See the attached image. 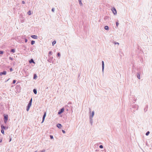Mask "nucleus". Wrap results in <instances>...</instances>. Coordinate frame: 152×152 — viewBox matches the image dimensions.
I'll return each mask as SVG.
<instances>
[{"label": "nucleus", "instance_id": "f257e3e1", "mask_svg": "<svg viewBox=\"0 0 152 152\" xmlns=\"http://www.w3.org/2000/svg\"><path fill=\"white\" fill-rule=\"evenodd\" d=\"M137 76L138 78L139 79H140V74H141V72H142V69L140 68H137Z\"/></svg>", "mask_w": 152, "mask_h": 152}, {"label": "nucleus", "instance_id": "f03ea898", "mask_svg": "<svg viewBox=\"0 0 152 152\" xmlns=\"http://www.w3.org/2000/svg\"><path fill=\"white\" fill-rule=\"evenodd\" d=\"M64 108H62L61 109H60L58 112V115H60L64 111Z\"/></svg>", "mask_w": 152, "mask_h": 152}, {"label": "nucleus", "instance_id": "7ed1b4c3", "mask_svg": "<svg viewBox=\"0 0 152 152\" xmlns=\"http://www.w3.org/2000/svg\"><path fill=\"white\" fill-rule=\"evenodd\" d=\"M7 72L6 71H3L0 72V75H6L7 74Z\"/></svg>", "mask_w": 152, "mask_h": 152}, {"label": "nucleus", "instance_id": "20e7f679", "mask_svg": "<svg viewBox=\"0 0 152 152\" xmlns=\"http://www.w3.org/2000/svg\"><path fill=\"white\" fill-rule=\"evenodd\" d=\"M132 106L133 107V108H134L135 110H138V106L137 105L134 104L133 105H132Z\"/></svg>", "mask_w": 152, "mask_h": 152}, {"label": "nucleus", "instance_id": "39448f33", "mask_svg": "<svg viewBox=\"0 0 152 152\" xmlns=\"http://www.w3.org/2000/svg\"><path fill=\"white\" fill-rule=\"evenodd\" d=\"M46 112H44V114L43 115V116L42 117V123L45 120V118L46 116Z\"/></svg>", "mask_w": 152, "mask_h": 152}, {"label": "nucleus", "instance_id": "423d86ee", "mask_svg": "<svg viewBox=\"0 0 152 152\" xmlns=\"http://www.w3.org/2000/svg\"><path fill=\"white\" fill-rule=\"evenodd\" d=\"M112 10L114 15H116L117 14L115 8L114 7H113L112 9Z\"/></svg>", "mask_w": 152, "mask_h": 152}, {"label": "nucleus", "instance_id": "0eeeda50", "mask_svg": "<svg viewBox=\"0 0 152 152\" xmlns=\"http://www.w3.org/2000/svg\"><path fill=\"white\" fill-rule=\"evenodd\" d=\"M94 114V111L92 112L91 114H90V118H92Z\"/></svg>", "mask_w": 152, "mask_h": 152}, {"label": "nucleus", "instance_id": "6e6552de", "mask_svg": "<svg viewBox=\"0 0 152 152\" xmlns=\"http://www.w3.org/2000/svg\"><path fill=\"white\" fill-rule=\"evenodd\" d=\"M4 120H7L8 119V115H4Z\"/></svg>", "mask_w": 152, "mask_h": 152}, {"label": "nucleus", "instance_id": "1a4fd4ad", "mask_svg": "<svg viewBox=\"0 0 152 152\" xmlns=\"http://www.w3.org/2000/svg\"><path fill=\"white\" fill-rule=\"evenodd\" d=\"M56 126L59 129H61L62 126L61 124H58Z\"/></svg>", "mask_w": 152, "mask_h": 152}, {"label": "nucleus", "instance_id": "9d476101", "mask_svg": "<svg viewBox=\"0 0 152 152\" xmlns=\"http://www.w3.org/2000/svg\"><path fill=\"white\" fill-rule=\"evenodd\" d=\"M1 129L2 130H5L6 129V127L4 126L3 125H1Z\"/></svg>", "mask_w": 152, "mask_h": 152}, {"label": "nucleus", "instance_id": "9b49d317", "mask_svg": "<svg viewBox=\"0 0 152 152\" xmlns=\"http://www.w3.org/2000/svg\"><path fill=\"white\" fill-rule=\"evenodd\" d=\"M31 37L32 38L34 39H37V36L35 35H31Z\"/></svg>", "mask_w": 152, "mask_h": 152}, {"label": "nucleus", "instance_id": "f8f14e48", "mask_svg": "<svg viewBox=\"0 0 152 152\" xmlns=\"http://www.w3.org/2000/svg\"><path fill=\"white\" fill-rule=\"evenodd\" d=\"M33 91L35 94H37V90L36 89H34L33 90Z\"/></svg>", "mask_w": 152, "mask_h": 152}, {"label": "nucleus", "instance_id": "ddd939ff", "mask_svg": "<svg viewBox=\"0 0 152 152\" xmlns=\"http://www.w3.org/2000/svg\"><path fill=\"white\" fill-rule=\"evenodd\" d=\"M29 63H35V62H34L33 60L32 59H31L30 61H29Z\"/></svg>", "mask_w": 152, "mask_h": 152}, {"label": "nucleus", "instance_id": "4468645a", "mask_svg": "<svg viewBox=\"0 0 152 152\" xmlns=\"http://www.w3.org/2000/svg\"><path fill=\"white\" fill-rule=\"evenodd\" d=\"M104 29L106 30H108L109 29V27L108 26H106L104 27Z\"/></svg>", "mask_w": 152, "mask_h": 152}, {"label": "nucleus", "instance_id": "2eb2a0df", "mask_svg": "<svg viewBox=\"0 0 152 152\" xmlns=\"http://www.w3.org/2000/svg\"><path fill=\"white\" fill-rule=\"evenodd\" d=\"M37 77V75L35 74H34L33 78L34 79H35Z\"/></svg>", "mask_w": 152, "mask_h": 152}, {"label": "nucleus", "instance_id": "dca6fc26", "mask_svg": "<svg viewBox=\"0 0 152 152\" xmlns=\"http://www.w3.org/2000/svg\"><path fill=\"white\" fill-rule=\"evenodd\" d=\"M147 107H146L144 108V111L145 112L147 111Z\"/></svg>", "mask_w": 152, "mask_h": 152}, {"label": "nucleus", "instance_id": "f3484780", "mask_svg": "<svg viewBox=\"0 0 152 152\" xmlns=\"http://www.w3.org/2000/svg\"><path fill=\"white\" fill-rule=\"evenodd\" d=\"M35 42L34 41H31V44L32 45L34 44L35 43Z\"/></svg>", "mask_w": 152, "mask_h": 152}, {"label": "nucleus", "instance_id": "a211bd4d", "mask_svg": "<svg viewBox=\"0 0 152 152\" xmlns=\"http://www.w3.org/2000/svg\"><path fill=\"white\" fill-rule=\"evenodd\" d=\"M79 2L80 4L81 5H82V3L81 2V0H79Z\"/></svg>", "mask_w": 152, "mask_h": 152}, {"label": "nucleus", "instance_id": "6ab92c4d", "mask_svg": "<svg viewBox=\"0 0 152 152\" xmlns=\"http://www.w3.org/2000/svg\"><path fill=\"white\" fill-rule=\"evenodd\" d=\"M56 43V41H53V42H52V45H53V46H54V45Z\"/></svg>", "mask_w": 152, "mask_h": 152}, {"label": "nucleus", "instance_id": "aec40b11", "mask_svg": "<svg viewBox=\"0 0 152 152\" xmlns=\"http://www.w3.org/2000/svg\"><path fill=\"white\" fill-rule=\"evenodd\" d=\"M150 134V132L149 131H148L145 134L146 136H148L149 134Z\"/></svg>", "mask_w": 152, "mask_h": 152}, {"label": "nucleus", "instance_id": "412c9836", "mask_svg": "<svg viewBox=\"0 0 152 152\" xmlns=\"http://www.w3.org/2000/svg\"><path fill=\"white\" fill-rule=\"evenodd\" d=\"M49 56H50L52 55V52L51 51H50L49 53Z\"/></svg>", "mask_w": 152, "mask_h": 152}, {"label": "nucleus", "instance_id": "4be33fe9", "mask_svg": "<svg viewBox=\"0 0 152 152\" xmlns=\"http://www.w3.org/2000/svg\"><path fill=\"white\" fill-rule=\"evenodd\" d=\"M90 119L91 124L92 125V123H93V120H92V118H90Z\"/></svg>", "mask_w": 152, "mask_h": 152}, {"label": "nucleus", "instance_id": "5701e85b", "mask_svg": "<svg viewBox=\"0 0 152 152\" xmlns=\"http://www.w3.org/2000/svg\"><path fill=\"white\" fill-rule=\"evenodd\" d=\"M27 13L29 15H31V11H29Z\"/></svg>", "mask_w": 152, "mask_h": 152}, {"label": "nucleus", "instance_id": "b1692460", "mask_svg": "<svg viewBox=\"0 0 152 152\" xmlns=\"http://www.w3.org/2000/svg\"><path fill=\"white\" fill-rule=\"evenodd\" d=\"M31 104L30 103H28L27 106L30 107L31 106Z\"/></svg>", "mask_w": 152, "mask_h": 152}, {"label": "nucleus", "instance_id": "393cba45", "mask_svg": "<svg viewBox=\"0 0 152 152\" xmlns=\"http://www.w3.org/2000/svg\"><path fill=\"white\" fill-rule=\"evenodd\" d=\"M30 107H28L27 106V108H26V110L28 111L29 110V108H30Z\"/></svg>", "mask_w": 152, "mask_h": 152}, {"label": "nucleus", "instance_id": "a878e982", "mask_svg": "<svg viewBox=\"0 0 152 152\" xmlns=\"http://www.w3.org/2000/svg\"><path fill=\"white\" fill-rule=\"evenodd\" d=\"M30 107H28L27 106V108H26V110L28 111L29 110V108H30Z\"/></svg>", "mask_w": 152, "mask_h": 152}, {"label": "nucleus", "instance_id": "bb28decb", "mask_svg": "<svg viewBox=\"0 0 152 152\" xmlns=\"http://www.w3.org/2000/svg\"><path fill=\"white\" fill-rule=\"evenodd\" d=\"M32 98H31V99L29 101V103H30L31 104H32Z\"/></svg>", "mask_w": 152, "mask_h": 152}, {"label": "nucleus", "instance_id": "cd10ccee", "mask_svg": "<svg viewBox=\"0 0 152 152\" xmlns=\"http://www.w3.org/2000/svg\"><path fill=\"white\" fill-rule=\"evenodd\" d=\"M1 133L3 134H4V130H2V129H1Z\"/></svg>", "mask_w": 152, "mask_h": 152}, {"label": "nucleus", "instance_id": "c85d7f7f", "mask_svg": "<svg viewBox=\"0 0 152 152\" xmlns=\"http://www.w3.org/2000/svg\"><path fill=\"white\" fill-rule=\"evenodd\" d=\"M15 51V50L14 49H12L11 50V52H12L13 53H14Z\"/></svg>", "mask_w": 152, "mask_h": 152}, {"label": "nucleus", "instance_id": "c756f323", "mask_svg": "<svg viewBox=\"0 0 152 152\" xmlns=\"http://www.w3.org/2000/svg\"><path fill=\"white\" fill-rule=\"evenodd\" d=\"M99 148H103V146L102 145H100L99 146Z\"/></svg>", "mask_w": 152, "mask_h": 152}, {"label": "nucleus", "instance_id": "7c9ffc66", "mask_svg": "<svg viewBox=\"0 0 152 152\" xmlns=\"http://www.w3.org/2000/svg\"><path fill=\"white\" fill-rule=\"evenodd\" d=\"M71 109L72 112V106H71V105H70L69 107Z\"/></svg>", "mask_w": 152, "mask_h": 152}, {"label": "nucleus", "instance_id": "2f4dec72", "mask_svg": "<svg viewBox=\"0 0 152 152\" xmlns=\"http://www.w3.org/2000/svg\"><path fill=\"white\" fill-rule=\"evenodd\" d=\"M50 137L51 139H53V136L52 135H50Z\"/></svg>", "mask_w": 152, "mask_h": 152}, {"label": "nucleus", "instance_id": "473e14b6", "mask_svg": "<svg viewBox=\"0 0 152 152\" xmlns=\"http://www.w3.org/2000/svg\"><path fill=\"white\" fill-rule=\"evenodd\" d=\"M16 81L15 80H13V81L12 83L13 84H15L16 83Z\"/></svg>", "mask_w": 152, "mask_h": 152}, {"label": "nucleus", "instance_id": "72a5a7b5", "mask_svg": "<svg viewBox=\"0 0 152 152\" xmlns=\"http://www.w3.org/2000/svg\"><path fill=\"white\" fill-rule=\"evenodd\" d=\"M7 120H4V123L5 124H6L7 123Z\"/></svg>", "mask_w": 152, "mask_h": 152}, {"label": "nucleus", "instance_id": "f704fd0d", "mask_svg": "<svg viewBox=\"0 0 152 152\" xmlns=\"http://www.w3.org/2000/svg\"><path fill=\"white\" fill-rule=\"evenodd\" d=\"M45 149H43L41 151V152H45Z\"/></svg>", "mask_w": 152, "mask_h": 152}, {"label": "nucleus", "instance_id": "c9c22d12", "mask_svg": "<svg viewBox=\"0 0 152 152\" xmlns=\"http://www.w3.org/2000/svg\"><path fill=\"white\" fill-rule=\"evenodd\" d=\"M116 26H117V27H118V24H119L118 23V22H116Z\"/></svg>", "mask_w": 152, "mask_h": 152}, {"label": "nucleus", "instance_id": "e433bc0d", "mask_svg": "<svg viewBox=\"0 0 152 152\" xmlns=\"http://www.w3.org/2000/svg\"><path fill=\"white\" fill-rule=\"evenodd\" d=\"M10 70L11 72H12L13 71V69L12 68H10Z\"/></svg>", "mask_w": 152, "mask_h": 152}, {"label": "nucleus", "instance_id": "4c0bfd02", "mask_svg": "<svg viewBox=\"0 0 152 152\" xmlns=\"http://www.w3.org/2000/svg\"><path fill=\"white\" fill-rule=\"evenodd\" d=\"M62 131L63 133L65 134V132L64 130H62Z\"/></svg>", "mask_w": 152, "mask_h": 152}, {"label": "nucleus", "instance_id": "58836bf2", "mask_svg": "<svg viewBox=\"0 0 152 152\" xmlns=\"http://www.w3.org/2000/svg\"><path fill=\"white\" fill-rule=\"evenodd\" d=\"M3 52L2 51H0V54H3Z\"/></svg>", "mask_w": 152, "mask_h": 152}, {"label": "nucleus", "instance_id": "ea45409f", "mask_svg": "<svg viewBox=\"0 0 152 152\" xmlns=\"http://www.w3.org/2000/svg\"><path fill=\"white\" fill-rule=\"evenodd\" d=\"M104 63L103 61H102V66H104Z\"/></svg>", "mask_w": 152, "mask_h": 152}, {"label": "nucleus", "instance_id": "a19ab883", "mask_svg": "<svg viewBox=\"0 0 152 152\" xmlns=\"http://www.w3.org/2000/svg\"><path fill=\"white\" fill-rule=\"evenodd\" d=\"M9 59L11 60H13V58L11 57H9Z\"/></svg>", "mask_w": 152, "mask_h": 152}, {"label": "nucleus", "instance_id": "79ce46f5", "mask_svg": "<svg viewBox=\"0 0 152 152\" xmlns=\"http://www.w3.org/2000/svg\"><path fill=\"white\" fill-rule=\"evenodd\" d=\"M104 67H102V71L103 72V71L104 70Z\"/></svg>", "mask_w": 152, "mask_h": 152}, {"label": "nucleus", "instance_id": "37998d69", "mask_svg": "<svg viewBox=\"0 0 152 152\" xmlns=\"http://www.w3.org/2000/svg\"><path fill=\"white\" fill-rule=\"evenodd\" d=\"M137 100L136 98H135L134 97L133 98V100L134 101H136Z\"/></svg>", "mask_w": 152, "mask_h": 152}, {"label": "nucleus", "instance_id": "c03bdc74", "mask_svg": "<svg viewBox=\"0 0 152 152\" xmlns=\"http://www.w3.org/2000/svg\"><path fill=\"white\" fill-rule=\"evenodd\" d=\"M71 102H69V103H68V104L69 105L70 104H71Z\"/></svg>", "mask_w": 152, "mask_h": 152}, {"label": "nucleus", "instance_id": "a18cd8bd", "mask_svg": "<svg viewBox=\"0 0 152 152\" xmlns=\"http://www.w3.org/2000/svg\"><path fill=\"white\" fill-rule=\"evenodd\" d=\"M57 55L58 56H60V54L59 53H58L57 54Z\"/></svg>", "mask_w": 152, "mask_h": 152}, {"label": "nucleus", "instance_id": "49530a36", "mask_svg": "<svg viewBox=\"0 0 152 152\" xmlns=\"http://www.w3.org/2000/svg\"><path fill=\"white\" fill-rule=\"evenodd\" d=\"M52 11L53 12H54V8H52Z\"/></svg>", "mask_w": 152, "mask_h": 152}, {"label": "nucleus", "instance_id": "de8ad7c7", "mask_svg": "<svg viewBox=\"0 0 152 152\" xmlns=\"http://www.w3.org/2000/svg\"><path fill=\"white\" fill-rule=\"evenodd\" d=\"M10 79H8L7 80H5V82H7V81H8V80H9Z\"/></svg>", "mask_w": 152, "mask_h": 152}, {"label": "nucleus", "instance_id": "09e8293b", "mask_svg": "<svg viewBox=\"0 0 152 152\" xmlns=\"http://www.w3.org/2000/svg\"><path fill=\"white\" fill-rule=\"evenodd\" d=\"M22 3L23 4H25V2L24 1H22Z\"/></svg>", "mask_w": 152, "mask_h": 152}, {"label": "nucleus", "instance_id": "8fccbe9b", "mask_svg": "<svg viewBox=\"0 0 152 152\" xmlns=\"http://www.w3.org/2000/svg\"><path fill=\"white\" fill-rule=\"evenodd\" d=\"M2 139H0V142H2Z\"/></svg>", "mask_w": 152, "mask_h": 152}, {"label": "nucleus", "instance_id": "3c124183", "mask_svg": "<svg viewBox=\"0 0 152 152\" xmlns=\"http://www.w3.org/2000/svg\"><path fill=\"white\" fill-rule=\"evenodd\" d=\"M27 41V40L26 39V40H25V42H26Z\"/></svg>", "mask_w": 152, "mask_h": 152}, {"label": "nucleus", "instance_id": "603ef678", "mask_svg": "<svg viewBox=\"0 0 152 152\" xmlns=\"http://www.w3.org/2000/svg\"><path fill=\"white\" fill-rule=\"evenodd\" d=\"M68 105H66L65 106V107H68Z\"/></svg>", "mask_w": 152, "mask_h": 152}, {"label": "nucleus", "instance_id": "864d4df0", "mask_svg": "<svg viewBox=\"0 0 152 152\" xmlns=\"http://www.w3.org/2000/svg\"><path fill=\"white\" fill-rule=\"evenodd\" d=\"M11 139H10V140L9 141L10 142L11 141Z\"/></svg>", "mask_w": 152, "mask_h": 152}, {"label": "nucleus", "instance_id": "5fc2aeb1", "mask_svg": "<svg viewBox=\"0 0 152 152\" xmlns=\"http://www.w3.org/2000/svg\"><path fill=\"white\" fill-rule=\"evenodd\" d=\"M67 125L69 127V125L68 124H67Z\"/></svg>", "mask_w": 152, "mask_h": 152}, {"label": "nucleus", "instance_id": "6e6d98bb", "mask_svg": "<svg viewBox=\"0 0 152 152\" xmlns=\"http://www.w3.org/2000/svg\"><path fill=\"white\" fill-rule=\"evenodd\" d=\"M116 44H119V43H116Z\"/></svg>", "mask_w": 152, "mask_h": 152}, {"label": "nucleus", "instance_id": "4d7b16f0", "mask_svg": "<svg viewBox=\"0 0 152 152\" xmlns=\"http://www.w3.org/2000/svg\"><path fill=\"white\" fill-rule=\"evenodd\" d=\"M48 87H47L46 88L47 89H48Z\"/></svg>", "mask_w": 152, "mask_h": 152}, {"label": "nucleus", "instance_id": "13d9d810", "mask_svg": "<svg viewBox=\"0 0 152 152\" xmlns=\"http://www.w3.org/2000/svg\"><path fill=\"white\" fill-rule=\"evenodd\" d=\"M68 109H67V111H68Z\"/></svg>", "mask_w": 152, "mask_h": 152}]
</instances>
